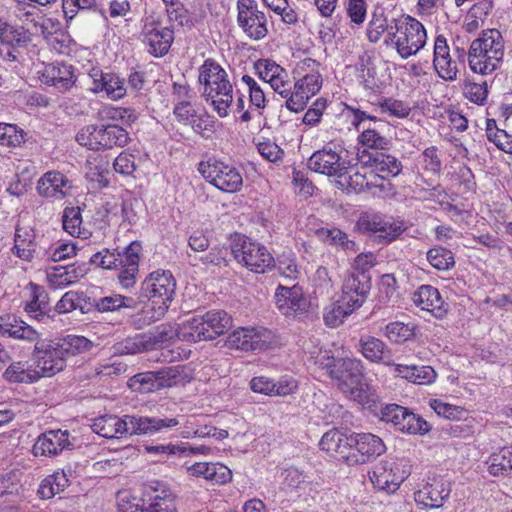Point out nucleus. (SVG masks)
<instances>
[{
  "label": "nucleus",
  "mask_w": 512,
  "mask_h": 512,
  "mask_svg": "<svg viewBox=\"0 0 512 512\" xmlns=\"http://www.w3.org/2000/svg\"><path fill=\"white\" fill-rule=\"evenodd\" d=\"M488 463V471L494 476H507L512 473V446L493 453Z\"/></svg>",
  "instance_id": "obj_39"
},
{
  "label": "nucleus",
  "mask_w": 512,
  "mask_h": 512,
  "mask_svg": "<svg viewBox=\"0 0 512 512\" xmlns=\"http://www.w3.org/2000/svg\"><path fill=\"white\" fill-rule=\"evenodd\" d=\"M346 394L354 401L368 408H376L379 402V395L376 389L372 385L363 383V381H361V384L355 385V388H352Z\"/></svg>",
  "instance_id": "obj_47"
},
{
  "label": "nucleus",
  "mask_w": 512,
  "mask_h": 512,
  "mask_svg": "<svg viewBox=\"0 0 512 512\" xmlns=\"http://www.w3.org/2000/svg\"><path fill=\"white\" fill-rule=\"evenodd\" d=\"M233 326L232 317L224 310H211L194 316L181 326L180 337L187 342L214 340Z\"/></svg>",
  "instance_id": "obj_5"
},
{
  "label": "nucleus",
  "mask_w": 512,
  "mask_h": 512,
  "mask_svg": "<svg viewBox=\"0 0 512 512\" xmlns=\"http://www.w3.org/2000/svg\"><path fill=\"white\" fill-rule=\"evenodd\" d=\"M141 251L142 245L139 241H133L122 249L116 248V269L119 270L118 280L125 289L132 288L136 283Z\"/></svg>",
  "instance_id": "obj_19"
},
{
  "label": "nucleus",
  "mask_w": 512,
  "mask_h": 512,
  "mask_svg": "<svg viewBox=\"0 0 512 512\" xmlns=\"http://www.w3.org/2000/svg\"><path fill=\"white\" fill-rule=\"evenodd\" d=\"M482 51L492 54L493 61H501L504 57V40L502 34L497 29H487L481 36L472 41V55L475 58L476 52Z\"/></svg>",
  "instance_id": "obj_32"
},
{
  "label": "nucleus",
  "mask_w": 512,
  "mask_h": 512,
  "mask_svg": "<svg viewBox=\"0 0 512 512\" xmlns=\"http://www.w3.org/2000/svg\"><path fill=\"white\" fill-rule=\"evenodd\" d=\"M427 39L426 30L421 22L410 16L400 22L396 40L398 54L406 59L415 55L424 47Z\"/></svg>",
  "instance_id": "obj_16"
},
{
  "label": "nucleus",
  "mask_w": 512,
  "mask_h": 512,
  "mask_svg": "<svg viewBox=\"0 0 512 512\" xmlns=\"http://www.w3.org/2000/svg\"><path fill=\"white\" fill-rule=\"evenodd\" d=\"M426 257L431 266L440 271L449 270L455 265L452 251L442 246L429 249Z\"/></svg>",
  "instance_id": "obj_49"
},
{
  "label": "nucleus",
  "mask_w": 512,
  "mask_h": 512,
  "mask_svg": "<svg viewBox=\"0 0 512 512\" xmlns=\"http://www.w3.org/2000/svg\"><path fill=\"white\" fill-rule=\"evenodd\" d=\"M215 123V118L205 112L200 115L196 114V117L190 121L189 125L195 133L208 139L211 137V134L215 132Z\"/></svg>",
  "instance_id": "obj_57"
},
{
  "label": "nucleus",
  "mask_w": 512,
  "mask_h": 512,
  "mask_svg": "<svg viewBox=\"0 0 512 512\" xmlns=\"http://www.w3.org/2000/svg\"><path fill=\"white\" fill-rule=\"evenodd\" d=\"M26 133L15 124L0 122V145L18 147L25 142Z\"/></svg>",
  "instance_id": "obj_52"
},
{
  "label": "nucleus",
  "mask_w": 512,
  "mask_h": 512,
  "mask_svg": "<svg viewBox=\"0 0 512 512\" xmlns=\"http://www.w3.org/2000/svg\"><path fill=\"white\" fill-rule=\"evenodd\" d=\"M175 289L176 282L170 271L158 270L150 273L141 283L136 301L150 302L151 307L131 317L134 328L143 329L162 318L173 300Z\"/></svg>",
  "instance_id": "obj_2"
},
{
  "label": "nucleus",
  "mask_w": 512,
  "mask_h": 512,
  "mask_svg": "<svg viewBox=\"0 0 512 512\" xmlns=\"http://www.w3.org/2000/svg\"><path fill=\"white\" fill-rule=\"evenodd\" d=\"M350 447L357 451L354 463L364 464L376 459L386 451L383 440L372 433H355L350 436Z\"/></svg>",
  "instance_id": "obj_25"
},
{
  "label": "nucleus",
  "mask_w": 512,
  "mask_h": 512,
  "mask_svg": "<svg viewBox=\"0 0 512 512\" xmlns=\"http://www.w3.org/2000/svg\"><path fill=\"white\" fill-rule=\"evenodd\" d=\"M366 259L367 256L362 254L356 257V267L347 274L342 284V301L352 309H358L365 303L372 287L371 276L363 268L367 264Z\"/></svg>",
  "instance_id": "obj_10"
},
{
  "label": "nucleus",
  "mask_w": 512,
  "mask_h": 512,
  "mask_svg": "<svg viewBox=\"0 0 512 512\" xmlns=\"http://www.w3.org/2000/svg\"><path fill=\"white\" fill-rule=\"evenodd\" d=\"M464 94L467 99L476 104H482L487 98V83L466 82L464 86Z\"/></svg>",
  "instance_id": "obj_63"
},
{
  "label": "nucleus",
  "mask_w": 512,
  "mask_h": 512,
  "mask_svg": "<svg viewBox=\"0 0 512 512\" xmlns=\"http://www.w3.org/2000/svg\"><path fill=\"white\" fill-rule=\"evenodd\" d=\"M198 172L207 182L226 193L238 192L243 185L240 170L215 157L201 161L198 165Z\"/></svg>",
  "instance_id": "obj_8"
},
{
  "label": "nucleus",
  "mask_w": 512,
  "mask_h": 512,
  "mask_svg": "<svg viewBox=\"0 0 512 512\" xmlns=\"http://www.w3.org/2000/svg\"><path fill=\"white\" fill-rule=\"evenodd\" d=\"M237 24L246 37L259 41L268 33V19L256 0H237Z\"/></svg>",
  "instance_id": "obj_13"
},
{
  "label": "nucleus",
  "mask_w": 512,
  "mask_h": 512,
  "mask_svg": "<svg viewBox=\"0 0 512 512\" xmlns=\"http://www.w3.org/2000/svg\"><path fill=\"white\" fill-rule=\"evenodd\" d=\"M381 420L391 423L398 431L407 434L424 435L431 430V425L426 420L397 404L383 407Z\"/></svg>",
  "instance_id": "obj_15"
},
{
  "label": "nucleus",
  "mask_w": 512,
  "mask_h": 512,
  "mask_svg": "<svg viewBox=\"0 0 512 512\" xmlns=\"http://www.w3.org/2000/svg\"><path fill=\"white\" fill-rule=\"evenodd\" d=\"M3 377L11 383L32 384L40 380L33 364L26 367V363L24 362L11 363L3 373Z\"/></svg>",
  "instance_id": "obj_38"
},
{
  "label": "nucleus",
  "mask_w": 512,
  "mask_h": 512,
  "mask_svg": "<svg viewBox=\"0 0 512 512\" xmlns=\"http://www.w3.org/2000/svg\"><path fill=\"white\" fill-rule=\"evenodd\" d=\"M385 335L393 342L401 343L410 338L412 335L408 325L401 322H392L385 327Z\"/></svg>",
  "instance_id": "obj_62"
},
{
  "label": "nucleus",
  "mask_w": 512,
  "mask_h": 512,
  "mask_svg": "<svg viewBox=\"0 0 512 512\" xmlns=\"http://www.w3.org/2000/svg\"><path fill=\"white\" fill-rule=\"evenodd\" d=\"M11 252L27 262H31L35 257L41 258L43 249L36 242V233L33 228L16 225Z\"/></svg>",
  "instance_id": "obj_26"
},
{
  "label": "nucleus",
  "mask_w": 512,
  "mask_h": 512,
  "mask_svg": "<svg viewBox=\"0 0 512 512\" xmlns=\"http://www.w3.org/2000/svg\"><path fill=\"white\" fill-rule=\"evenodd\" d=\"M323 84V78L318 69H312L294 83V95L286 101V107L292 112L304 110L309 99L316 95Z\"/></svg>",
  "instance_id": "obj_21"
},
{
  "label": "nucleus",
  "mask_w": 512,
  "mask_h": 512,
  "mask_svg": "<svg viewBox=\"0 0 512 512\" xmlns=\"http://www.w3.org/2000/svg\"><path fill=\"white\" fill-rule=\"evenodd\" d=\"M341 152L330 146H324L309 157L308 168L316 173L341 179L347 175L350 165V161L342 158Z\"/></svg>",
  "instance_id": "obj_17"
},
{
  "label": "nucleus",
  "mask_w": 512,
  "mask_h": 512,
  "mask_svg": "<svg viewBox=\"0 0 512 512\" xmlns=\"http://www.w3.org/2000/svg\"><path fill=\"white\" fill-rule=\"evenodd\" d=\"M0 334L35 343L31 353L39 379L52 377L67 366V358L90 352L95 344L84 336L67 335L59 339H40V333L15 315L0 316Z\"/></svg>",
  "instance_id": "obj_1"
},
{
  "label": "nucleus",
  "mask_w": 512,
  "mask_h": 512,
  "mask_svg": "<svg viewBox=\"0 0 512 512\" xmlns=\"http://www.w3.org/2000/svg\"><path fill=\"white\" fill-rule=\"evenodd\" d=\"M433 66L441 79L445 81L457 79V61L452 59L450 48L443 35H438L434 42Z\"/></svg>",
  "instance_id": "obj_28"
},
{
  "label": "nucleus",
  "mask_w": 512,
  "mask_h": 512,
  "mask_svg": "<svg viewBox=\"0 0 512 512\" xmlns=\"http://www.w3.org/2000/svg\"><path fill=\"white\" fill-rule=\"evenodd\" d=\"M318 235L330 245L339 246L345 250H356V243L349 240L348 235L339 228H322L318 230Z\"/></svg>",
  "instance_id": "obj_51"
},
{
  "label": "nucleus",
  "mask_w": 512,
  "mask_h": 512,
  "mask_svg": "<svg viewBox=\"0 0 512 512\" xmlns=\"http://www.w3.org/2000/svg\"><path fill=\"white\" fill-rule=\"evenodd\" d=\"M485 134L487 139L499 150L512 154V135L508 134L506 130L498 128L495 119H486Z\"/></svg>",
  "instance_id": "obj_41"
},
{
  "label": "nucleus",
  "mask_w": 512,
  "mask_h": 512,
  "mask_svg": "<svg viewBox=\"0 0 512 512\" xmlns=\"http://www.w3.org/2000/svg\"><path fill=\"white\" fill-rule=\"evenodd\" d=\"M68 482L69 480L63 471L55 472L42 480L38 489V495L42 499H51L56 494L62 492L68 486Z\"/></svg>",
  "instance_id": "obj_43"
},
{
  "label": "nucleus",
  "mask_w": 512,
  "mask_h": 512,
  "mask_svg": "<svg viewBox=\"0 0 512 512\" xmlns=\"http://www.w3.org/2000/svg\"><path fill=\"white\" fill-rule=\"evenodd\" d=\"M119 512H178L174 496L158 481L143 485L141 496L118 505Z\"/></svg>",
  "instance_id": "obj_7"
},
{
  "label": "nucleus",
  "mask_w": 512,
  "mask_h": 512,
  "mask_svg": "<svg viewBox=\"0 0 512 512\" xmlns=\"http://www.w3.org/2000/svg\"><path fill=\"white\" fill-rule=\"evenodd\" d=\"M67 183L68 179L61 172L48 171L38 180L37 191L42 197L63 199L66 195L63 188Z\"/></svg>",
  "instance_id": "obj_33"
},
{
  "label": "nucleus",
  "mask_w": 512,
  "mask_h": 512,
  "mask_svg": "<svg viewBox=\"0 0 512 512\" xmlns=\"http://www.w3.org/2000/svg\"><path fill=\"white\" fill-rule=\"evenodd\" d=\"M377 297L381 304H388L397 298V280L393 274L382 275Z\"/></svg>",
  "instance_id": "obj_53"
},
{
  "label": "nucleus",
  "mask_w": 512,
  "mask_h": 512,
  "mask_svg": "<svg viewBox=\"0 0 512 512\" xmlns=\"http://www.w3.org/2000/svg\"><path fill=\"white\" fill-rule=\"evenodd\" d=\"M357 351L369 362L396 365L392 359V351L381 339L371 335H362L356 346Z\"/></svg>",
  "instance_id": "obj_27"
},
{
  "label": "nucleus",
  "mask_w": 512,
  "mask_h": 512,
  "mask_svg": "<svg viewBox=\"0 0 512 512\" xmlns=\"http://www.w3.org/2000/svg\"><path fill=\"white\" fill-rule=\"evenodd\" d=\"M355 309L343 303L342 298L331 303L324 309L323 319L327 326L337 327L343 323L344 319Z\"/></svg>",
  "instance_id": "obj_48"
},
{
  "label": "nucleus",
  "mask_w": 512,
  "mask_h": 512,
  "mask_svg": "<svg viewBox=\"0 0 512 512\" xmlns=\"http://www.w3.org/2000/svg\"><path fill=\"white\" fill-rule=\"evenodd\" d=\"M368 5L365 0H346V12L351 22L362 24L367 15Z\"/></svg>",
  "instance_id": "obj_60"
},
{
  "label": "nucleus",
  "mask_w": 512,
  "mask_h": 512,
  "mask_svg": "<svg viewBox=\"0 0 512 512\" xmlns=\"http://www.w3.org/2000/svg\"><path fill=\"white\" fill-rule=\"evenodd\" d=\"M329 377L337 382L338 388L347 393L364 379V365L357 358H338L326 364Z\"/></svg>",
  "instance_id": "obj_14"
},
{
  "label": "nucleus",
  "mask_w": 512,
  "mask_h": 512,
  "mask_svg": "<svg viewBox=\"0 0 512 512\" xmlns=\"http://www.w3.org/2000/svg\"><path fill=\"white\" fill-rule=\"evenodd\" d=\"M231 252L238 263L255 273H265L274 267L275 261L267 248L244 235H236Z\"/></svg>",
  "instance_id": "obj_9"
},
{
  "label": "nucleus",
  "mask_w": 512,
  "mask_h": 512,
  "mask_svg": "<svg viewBox=\"0 0 512 512\" xmlns=\"http://www.w3.org/2000/svg\"><path fill=\"white\" fill-rule=\"evenodd\" d=\"M198 82L204 86L202 96L211 103L218 116L227 117L233 103V87L226 71L214 59L208 58L199 68Z\"/></svg>",
  "instance_id": "obj_4"
},
{
  "label": "nucleus",
  "mask_w": 512,
  "mask_h": 512,
  "mask_svg": "<svg viewBox=\"0 0 512 512\" xmlns=\"http://www.w3.org/2000/svg\"><path fill=\"white\" fill-rule=\"evenodd\" d=\"M327 107V101L324 98H318L314 101L312 106L306 111L302 122L308 126H316Z\"/></svg>",
  "instance_id": "obj_64"
},
{
  "label": "nucleus",
  "mask_w": 512,
  "mask_h": 512,
  "mask_svg": "<svg viewBox=\"0 0 512 512\" xmlns=\"http://www.w3.org/2000/svg\"><path fill=\"white\" fill-rule=\"evenodd\" d=\"M358 224L362 230L376 234L382 245L395 241L406 230L403 221L390 222L376 214L360 218Z\"/></svg>",
  "instance_id": "obj_22"
},
{
  "label": "nucleus",
  "mask_w": 512,
  "mask_h": 512,
  "mask_svg": "<svg viewBox=\"0 0 512 512\" xmlns=\"http://www.w3.org/2000/svg\"><path fill=\"white\" fill-rule=\"evenodd\" d=\"M136 304V299L132 297L113 293L108 296L99 297L94 307L96 308L97 312L108 313L116 312L123 308H135Z\"/></svg>",
  "instance_id": "obj_40"
},
{
  "label": "nucleus",
  "mask_w": 512,
  "mask_h": 512,
  "mask_svg": "<svg viewBox=\"0 0 512 512\" xmlns=\"http://www.w3.org/2000/svg\"><path fill=\"white\" fill-rule=\"evenodd\" d=\"M173 30L169 28L152 29L144 35L143 42L148 52L155 57L166 55L173 43Z\"/></svg>",
  "instance_id": "obj_34"
},
{
  "label": "nucleus",
  "mask_w": 512,
  "mask_h": 512,
  "mask_svg": "<svg viewBox=\"0 0 512 512\" xmlns=\"http://www.w3.org/2000/svg\"><path fill=\"white\" fill-rule=\"evenodd\" d=\"M87 273L85 263H74L68 266H56L52 272H48V277L57 286L66 287L75 283Z\"/></svg>",
  "instance_id": "obj_36"
},
{
  "label": "nucleus",
  "mask_w": 512,
  "mask_h": 512,
  "mask_svg": "<svg viewBox=\"0 0 512 512\" xmlns=\"http://www.w3.org/2000/svg\"><path fill=\"white\" fill-rule=\"evenodd\" d=\"M82 215L80 207H66L62 215L63 229L71 236L86 238V232L81 228Z\"/></svg>",
  "instance_id": "obj_46"
},
{
  "label": "nucleus",
  "mask_w": 512,
  "mask_h": 512,
  "mask_svg": "<svg viewBox=\"0 0 512 512\" xmlns=\"http://www.w3.org/2000/svg\"><path fill=\"white\" fill-rule=\"evenodd\" d=\"M116 249H103L90 257V264L103 269H116Z\"/></svg>",
  "instance_id": "obj_61"
},
{
  "label": "nucleus",
  "mask_w": 512,
  "mask_h": 512,
  "mask_svg": "<svg viewBox=\"0 0 512 512\" xmlns=\"http://www.w3.org/2000/svg\"><path fill=\"white\" fill-rule=\"evenodd\" d=\"M104 79V82L98 86L97 93L105 92L107 97L112 100H119L126 95L127 89L124 78L116 73L106 72Z\"/></svg>",
  "instance_id": "obj_45"
},
{
  "label": "nucleus",
  "mask_w": 512,
  "mask_h": 512,
  "mask_svg": "<svg viewBox=\"0 0 512 512\" xmlns=\"http://www.w3.org/2000/svg\"><path fill=\"white\" fill-rule=\"evenodd\" d=\"M411 465L405 458L385 459L381 461L370 475L373 486L388 494L397 491L401 483L410 475Z\"/></svg>",
  "instance_id": "obj_12"
},
{
  "label": "nucleus",
  "mask_w": 512,
  "mask_h": 512,
  "mask_svg": "<svg viewBox=\"0 0 512 512\" xmlns=\"http://www.w3.org/2000/svg\"><path fill=\"white\" fill-rule=\"evenodd\" d=\"M167 15L170 22H175L181 27L193 26L189 11L180 0H171L170 6H167Z\"/></svg>",
  "instance_id": "obj_54"
},
{
  "label": "nucleus",
  "mask_w": 512,
  "mask_h": 512,
  "mask_svg": "<svg viewBox=\"0 0 512 512\" xmlns=\"http://www.w3.org/2000/svg\"><path fill=\"white\" fill-rule=\"evenodd\" d=\"M76 142L92 151L122 148L130 140L128 131L116 123L89 124L76 134Z\"/></svg>",
  "instance_id": "obj_6"
},
{
  "label": "nucleus",
  "mask_w": 512,
  "mask_h": 512,
  "mask_svg": "<svg viewBox=\"0 0 512 512\" xmlns=\"http://www.w3.org/2000/svg\"><path fill=\"white\" fill-rule=\"evenodd\" d=\"M254 67L259 77L268 84L278 75L285 74L284 68L270 59H260L255 62Z\"/></svg>",
  "instance_id": "obj_55"
},
{
  "label": "nucleus",
  "mask_w": 512,
  "mask_h": 512,
  "mask_svg": "<svg viewBox=\"0 0 512 512\" xmlns=\"http://www.w3.org/2000/svg\"><path fill=\"white\" fill-rule=\"evenodd\" d=\"M31 42V33L23 26L12 25L0 19V56L3 60H18L19 49Z\"/></svg>",
  "instance_id": "obj_18"
},
{
  "label": "nucleus",
  "mask_w": 512,
  "mask_h": 512,
  "mask_svg": "<svg viewBox=\"0 0 512 512\" xmlns=\"http://www.w3.org/2000/svg\"><path fill=\"white\" fill-rule=\"evenodd\" d=\"M394 372L415 384H429L436 378V372L431 366H416V365H394Z\"/></svg>",
  "instance_id": "obj_37"
},
{
  "label": "nucleus",
  "mask_w": 512,
  "mask_h": 512,
  "mask_svg": "<svg viewBox=\"0 0 512 512\" xmlns=\"http://www.w3.org/2000/svg\"><path fill=\"white\" fill-rule=\"evenodd\" d=\"M76 255V246L73 243H56L43 248L41 260L45 262H59Z\"/></svg>",
  "instance_id": "obj_50"
},
{
  "label": "nucleus",
  "mask_w": 512,
  "mask_h": 512,
  "mask_svg": "<svg viewBox=\"0 0 512 512\" xmlns=\"http://www.w3.org/2000/svg\"><path fill=\"white\" fill-rule=\"evenodd\" d=\"M476 59H473L472 55V44L468 50V65L469 68L474 72L481 75H488L494 72L498 67L501 61H493L492 54L488 52L482 51V53L476 52Z\"/></svg>",
  "instance_id": "obj_44"
},
{
  "label": "nucleus",
  "mask_w": 512,
  "mask_h": 512,
  "mask_svg": "<svg viewBox=\"0 0 512 512\" xmlns=\"http://www.w3.org/2000/svg\"><path fill=\"white\" fill-rule=\"evenodd\" d=\"M412 299L415 305L430 312L436 318L441 319L448 312V303L442 299L438 289L431 285L420 286L414 292Z\"/></svg>",
  "instance_id": "obj_30"
},
{
  "label": "nucleus",
  "mask_w": 512,
  "mask_h": 512,
  "mask_svg": "<svg viewBox=\"0 0 512 512\" xmlns=\"http://www.w3.org/2000/svg\"><path fill=\"white\" fill-rule=\"evenodd\" d=\"M178 417H147L103 415L93 420L91 429L104 438H120L127 435H154L179 425Z\"/></svg>",
  "instance_id": "obj_3"
},
{
  "label": "nucleus",
  "mask_w": 512,
  "mask_h": 512,
  "mask_svg": "<svg viewBox=\"0 0 512 512\" xmlns=\"http://www.w3.org/2000/svg\"><path fill=\"white\" fill-rule=\"evenodd\" d=\"M359 80L365 90L377 91L381 87L379 79L376 77L375 67H369L364 60V57L360 59L359 68Z\"/></svg>",
  "instance_id": "obj_58"
},
{
  "label": "nucleus",
  "mask_w": 512,
  "mask_h": 512,
  "mask_svg": "<svg viewBox=\"0 0 512 512\" xmlns=\"http://www.w3.org/2000/svg\"><path fill=\"white\" fill-rule=\"evenodd\" d=\"M451 493L450 483L441 477H434L421 489L415 492L414 498L418 506L424 508H440Z\"/></svg>",
  "instance_id": "obj_24"
},
{
  "label": "nucleus",
  "mask_w": 512,
  "mask_h": 512,
  "mask_svg": "<svg viewBox=\"0 0 512 512\" xmlns=\"http://www.w3.org/2000/svg\"><path fill=\"white\" fill-rule=\"evenodd\" d=\"M277 343V336L264 327H239L226 340L228 348L245 352L265 351L274 348Z\"/></svg>",
  "instance_id": "obj_11"
},
{
  "label": "nucleus",
  "mask_w": 512,
  "mask_h": 512,
  "mask_svg": "<svg viewBox=\"0 0 512 512\" xmlns=\"http://www.w3.org/2000/svg\"><path fill=\"white\" fill-rule=\"evenodd\" d=\"M385 127H379L369 124L367 127L362 126V131L357 137L358 144L364 147L363 150L369 151H386L391 145V141L382 134Z\"/></svg>",
  "instance_id": "obj_35"
},
{
  "label": "nucleus",
  "mask_w": 512,
  "mask_h": 512,
  "mask_svg": "<svg viewBox=\"0 0 512 512\" xmlns=\"http://www.w3.org/2000/svg\"><path fill=\"white\" fill-rule=\"evenodd\" d=\"M345 109L351 113L353 116L351 120L352 126L357 130L360 131L361 126L363 123L368 120L372 122V124L377 125L379 127H388V122L382 120L381 118H378L372 114H369L367 111L361 110L358 107H354L351 105H345Z\"/></svg>",
  "instance_id": "obj_56"
},
{
  "label": "nucleus",
  "mask_w": 512,
  "mask_h": 512,
  "mask_svg": "<svg viewBox=\"0 0 512 512\" xmlns=\"http://www.w3.org/2000/svg\"><path fill=\"white\" fill-rule=\"evenodd\" d=\"M276 305L285 316H300L307 312L309 300L303 295L302 288L294 285H279L275 292Z\"/></svg>",
  "instance_id": "obj_23"
},
{
  "label": "nucleus",
  "mask_w": 512,
  "mask_h": 512,
  "mask_svg": "<svg viewBox=\"0 0 512 512\" xmlns=\"http://www.w3.org/2000/svg\"><path fill=\"white\" fill-rule=\"evenodd\" d=\"M232 479V471L222 463H209L206 480L213 484H226Z\"/></svg>",
  "instance_id": "obj_59"
},
{
  "label": "nucleus",
  "mask_w": 512,
  "mask_h": 512,
  "mask_svg": "<svg viewBox=\"0 0 512 512\" xmlns=\"http://www.w3.org/2000/svg\"><path fill=\"white\" fill-rule=\"evenodd\" d=\"M68 431L50 430L41 434L32 452L34 456H56L70 445Z\"/></svg>",
  "instance_id": "obj_31"
},
{
  "label": "nucleus",
  "mask_w": 512,
  "mask_h": 512,
  "mask_svg": "<svg viewBox=\"0 0 512 512\" xmlns=\"http://www.w3.org/2000/svg\"><path fill=\"white\" fill-rule=\"evenodd\" d=\"M363 167L370 168L383 180L398 176L402 169V162L385 151L362 150L357 154Z\"/></svg>",
  "instance_id": "obj_20"
},
{
  "label": "nucleus",
  "mask_w": 512,
  "mask_h": 512,
  "mask_svg": "<svg viewBox=\"0 0 512 512\" xmlns=\"http://www.w3.org/2000/svg\"><path fill=\"white\" fill-rule=\"evenodd\" d=\"M350 444V437L348 438L337 429H331L322 436L319 447L328 453L343 454Z\"/></svg>",
  "instance_id": "obj_42"
},
{
  "label": "nucleus",
  "mask_w": 512,
  "mask_h": 512,
  "mask_svg": "<svg viewBox=\"0 0 512 512\" xmlns=\"http://www.w3.org/2000/svg\"><path fill=\"white\" fill-rule=\"evenodd\" d=\"M40 79L42 83L54 86L61 92L69 90L76 82L74 67L64 62L47 64Z\"/></svg>",
  "instance_id": "obj_29"
}]
</instances>
